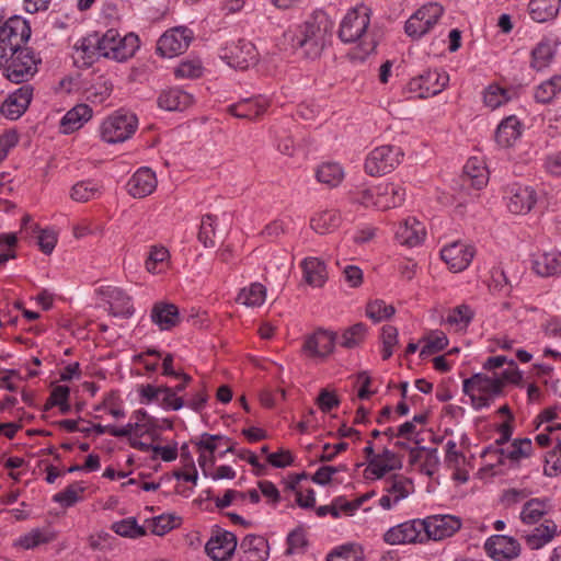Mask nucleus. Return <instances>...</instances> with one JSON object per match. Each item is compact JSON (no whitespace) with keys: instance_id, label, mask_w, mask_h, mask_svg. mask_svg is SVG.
Masks as SVG:
<instances>
[{"instance_id":"obj_1","label":"nucleus","mask_w":561,"mask_h":561,"mask_svg":"<svg viewBox=\"0 0 561 561\" xmlns=\"http://www.w3.org/2000/svg\"><path fill=\"white\" fill-rule=\"evenodd\" d=\"M79 48L88 58L98 56L124 61L133 57L139 48V38L134 33L122 37L116 30L112 28L103 35L98 33L88 35L81 41Z\"/></svg>"},{"instance_id":"obj_2","label":"nucleus","mask_w":561,"mask_h":561,"mask_svg":"<svg viewBox=\"0 0 561 561\" xmlns=\"http://www.w3.org/2000/svg\"><path fill=\"white\" fill-rule=\"evenodd\" d=\"M331 23L324 14H318L297 27L291 36V47L300 49L307 58L319 57L330 37Z\"/></svg>"},{"instance_id":"obj_3","label":"nucleus","mask_w":561,"mask_h":561,"mask_svg":"<svg viewBox=\"0 0 561 561\" xmlns=\"http://www.w3.org/2000/svg\"><path fill=\"white\" fill-rule=\"evenodd\" d=\"M370 24V9L364 4L350 10L341 22L339 36L345 43L358 42L363 55H369L377 46L367 32Z\"/></svg>"},{"instance_id":"obj_4","label":"nucleus","mask_w":561,"mask_h":561,"mask_svg":"<svg viewBox=\"0 0 561 561\" xmlns=\"http://www.w3.org/2000/svg\"><path fill=\"white\" fill-rule=\"evenodd\" d=\"M4 59L3 75L13 83L26 82L37 72L39 60L30 48L13 50Z\"/></svg>"},{"instance_id":"obj_5","label":"nucleus","mask_w":561,"mask_h":561,"mask_svg":"<svg viewBox=\"0 0 561 561\" xmlns=\"http://www.w3.org/2000/svg\"><path fill=\"white\" fill-rule=\"evenodd\" d=\"M31 37V27L24 19L13 16L0 27V58H7L9 53L24 49L23 45Z\"/></svg>"},{"instance_id":"obj_6","label":"nucleus","mask_w":561,"mask_h":561,"mask_svg":"<svg viewBox=\"0 0 561 561\" xmlns=\"http://www.w3.org/2000/svg\"><path fill=\"white\" fill-rule=\"evenodd\" d=\"M138 119L133 113L115 112L101 126L102 139L108 144L128 139L137 129Z\"/></svg>"},{"instance_id":"obj_7","label":"nucleus","mask_w":561,"mask_h":561,"mask_svg":"<svg viewBox=\"0 0 561 561\" xmlns=\"http://www.w3.org/2000/svg\"><path fill=\"white\" fill-rule=\"evenodd\" d=\"M403 151L400 147L383 145L375 148L367 156L365 171L371 176H380L390 173L401 162Z\"/></svg>"},{"instance_id":"obj_8","label":"nucleus","mask_w":561,"mask_h":561,"mask_svg":"<svg viewBox=\"0 0 561 561\" xmlns=\"http://www.w3.org/2000/svg\"><path fill=\"white\" fill-rule=\"evenodd\" d=\"M443 12V7L438 3L424 4L405 22L404 31L407 35L413 39L421 38L433 28Z\"/></svg>"},{"instance_id":"obj_9","label":"nucleus","mask_w":561,"mask_h":561,"mask_svg":"<svg viewBox=\"0 0 561 561\" xmlns=\"http://www.w3.org/2000/svg\"><path fill=\"white\" fill-rule=\"evenodd\" d=\"M383 540L388 545L423 543L426 541L423 519H412L389 528Z\"/></svg>"},{"instance_id":"obj_10","label":"nucleus","mask_w":561,"mask_h":561,"mask_svg":"<svg viewBox=\"0 0 561 561\" xmlns=\"http://www.w3.org/2000/svg\"><path fill=\"white\" fill-rule=\"evenodd\" d=\"M220 57L225 59L230 67L245 70L256 64L257 51L251 42L239 39L226 46L221 50Z\"/></svg>"},{"instance_id":"obj_11","label":"nucleus","mask_w":561,"mask_h":561,"mask_svg":"<svg viewBox=\"0 0 561 561\" xmlns=\"http://www.w3.org/2000/svg\"><path fill=\"white\" fill-rule=\"evenodd\" d=\"M504 198L512 214L525 215L537 203V192L533 186L514 183L507 186Z\"/></svg>"},{"instance_id":"obj_12","label":"nucleus","mask_w":561,"mask_h":561,"mask_svg":"<svg viewBox=\"0 0 561 561\" xmlns=\"http://www.w3.org/2000/svg\"><path fill=\"white\" fill-rule=\"evenodd\" d=\"M449 76L444 71L428 70L409 82V90L417 92L419 98L434 96L448 84Z\"/></svg>"},{"instance_id":"obj_13","label":"nucleus","mask_w":561,"mask_h":561,"mask_svg":"<svg viewBox=\"0 0 561 561\" xmlns=\"http://www.w3.org/2000/svg\"><path fill=\"white\" fill-rule=\"evenodd\" d=\"M533 454V443L529 438L514 439L511 444L503 447H489L483 451V456L495 457L501 465L510 460L518 465L523 459L529 458Z\"/></svg>"},{"instance_id":"obj_14","label":"nucleus","mask_w":561,"mask_h":561,"mask_svg":"<svg viewBox=\"0 0 561 561\" xmlns=\"http://www.w3.org/2000/svg\"><path fill=\"white\" fill-rule=\"evenodd\" d=\"M192 39V32L185 27H176L165 32L158 41L157 51L167 58L184 53Z\"/></svg>"},{"instance_id":"obj_15","label":"nucleus","mask_w":561,"mask_h":561,"mask_svg":"<svg viewBox=\"0 0 561 561\" xmlns=\"http://www.w3.org/2000/svg\"><path fill=\"white\" fill-rule=\"evenodd\" d=\"M427 540H442L453 536L461 527L459 518L453 515H434L423 519Z\"/></svg>"},{"instance_id":"obj_16","label":"nucleus","mask_w":561,"mask_h":561,"mask_svg":"<svg viewBox=\"0 0 561 561\" xmlns=\"http://www.w3.org/2000/svg\"><path fill=\"white\" fill-rule=\"evenodd\" d=\"M237 548V537L230 531L217 530L207 541L205 550L215 561H226Z\"/></svg>"},{"instance_id":"obj_17","label":"nucleus","mask_w":561,"mask_h":561,"mask_svg":"<svg viewBox=\"0 0 561 561\" xmlns=\"http://www.w3.org/2000/svg\"><path fill=\"white\" fill-rule=\"evenodd\" d=\"M484 548L486 553L496 561L512 560L519 554V543L512 537L495 535L490 537Z\"/></svg>"},{"instance_id":"obj_18","label":"nucleus","mask_w":561,"mask_h":561,"mask_svg":"<svg viewBox=\"0 0 561 561\" xmlns=\"http://www.w3.org/2000/svg\"><path fill=\"white\" fill-rule=\"evenodd\" d=\"M473 255V249L459 241L444 247L440 251L442 260L454 272H460L465 270L470 264Z\"/></svg>"},{"instance_id":"obj_19","label":"nucleus","mask_w":561,"mask_h":561,"mask_svg":"<svg viewBox=\"0 0 561 561\" xmlns=\"http://www.w3.org/2000/svg\"><path fill=\"white\" fill-rule=\"evenodd\" d=\"M335 343V333L317 330L313 334L306 337L302 351L310 357L324 358L333 352Z\"/></svg>"},{"instance_id":"obj_20","label":"nucleus","mask_w":561,"mask_h":561,"mask_svg":"<svg viewBox=\"0 0 561 561\" xmlns=\"http://www.w3.org/2000/svg\"><path fill=\"white\" fill-rule=\"evenodd\" d=\"M33 95V88L24 84L10 94L2 103L0 112L10 119H18L28 107Z\"/></svg>"},{"instance_id":"obj_21","label":"nucleus","mask_w":561,"mask_h":561,"mask_svg":"<svg viewBox=\"0 0 561 561\" xmlns=\"http://www.w3.org/2000/svg\"><path fill=\"white\" fill-rule=\"evenodd\" d=\"M462 390L465 393L477 391L489 394V397H497L503 391V379L497 378L496 374L493 376L476 374L463 380Z\"/></svg>"},{"instance_id":"obj_22","label":"nucleus","mask_w":561,"mask_h":561,"mask_svg":"<svg viewBox=\"0 0 561 561\" xmlns=\"http://www.w3.org/2000/svg\"><path fill=\"white\" fill-rule=\"evenodd\" d=\"M157 187V178L149 168H140L127 182V191L135 198L150 195Z\"/></svg>"},{"instance_id":"obj_23","label":"nucleus","mask_w":561,"mask_h":561,"mask_svg":"<svg viewBox=\"0 0 561 561\" xmlns=\"http://www.w3.org/2000/svg\"><path fill=\"white\" fill-rule=\"evenodd\" d=\"M405 199V188L400 184L386 183L377 186L376 208L387 210L399 207Z\"/></svg>"},{"instance_id":"obj_24","label":"nucleus","mask_w":561,"mask_h":561,"mask_svg":"<svg viewBox=\"0 0 561 561\" xmlns=\"http://www.w3.org/2000/svg\"><path fill=\"white\" fill-rule=\"evenodd\" d=\"M241 561H265L268 558L270 547L262 536L248 535L241 541Z\"/></svg>"},{"instance_id":"obj_25","label":"nucleus","mask_w":561,"mask_h":561,"mask_svg":"<svg viewBox=\"0 0 561 561\" xmlns=\"http://www.w3.org/2000/svg\"><path fill=\"white\" fill-rule=\"evenodd\" d=\"M425 227L416 218L411 217L401 222L396 231L397 240L409 247L419 245L425 238Z\"/></svg>"},{"instance_id":"obj_26","label":"nucleus","mask_w":561,"mask_h":561,"mask_svg":"<svg viewBox=\"0 0 561 561\" xmlns=\"http://www.w3.org/2000/svg\"><path fill=\"white\" fill-rule=\"evenodd\" d=\"M106 302L110 306V312L115 317H129L133 314V305L129 296L118 287H106L102 290Z\"/></svg>"},{"instance_id":"obj_27","label":"nucleus","mask_w":561,"mask_h":561,"mask_svg":"<svg viewBox=\"0 0 561 561\" xmlns=\"http://www.w3.org/2000/svg\"><path fill=\"white\" fill-rule=\"evenodd\" d=\"M462 181L476 190L484 187L489 181L485 163L479 158H470L463 167Z\"/></svg>"},{"instance_id":"obj_28","label":"nucleus","mask_w":561,"mask_h":561,"mask_svg":"<svg viewBox=\"0 0 561 561\" xmlns=\"http://www.w3.org/2000/svg\"><path fill=\"white\" fill-rule=\"evenodd\" d=\"M304 279L309 286L320 288L328 280L327 265L318 257H306L301 262Z\"/></svg>"},{"instance_id":"obj_29","label":"nucleus","mask_w":561,"mask_h":561,"mask_svg":"<svg viewBox=\"0 0 561 561\" xmlns=\"http://www.w3.org/2000/svg\"><path fill=\"white\" fill-rule=\"evenodd\" d=\"M522 135V124L514 115L504 118L496 128L495 141L504 148L513 146Z\"/></svg>"},{"instance_id":"obj_30","label":"nucleus","mask_w":561,"mask_h":561,"mask_svg":"<svg viewBox=\"0 0 561 561\" xmlns=\"http://www.w3.org/2000/svg\"><path fill=\"white\" fill-rule=\"evenodd\" d=\"M533 270L542 277L561 274V253L551 251L536 255L533 260Z\"/></svg>"},{"instance_id":"obj_31","label":"nucleus","mask_w":561,"mask_h":561,"mask_svg":"<svg viewBox=\"0 0 561 561\" xmlns=\"http://www.w3.org/2000/svg\"><path fill=\"white\" fill-rule=\"evenodd\" d=\"M192 103L193 96L178 88L165 90L158 98V105L167 111H184Z\"/></svg>"},{"instance_id":"obj_32","label":"nucleus","mask_w":561,"mask_h":561,"mask_svg":"<svg viewBox=\"0 0 561 561\" xmlns=\"http://www.w3.org/2000/svg\"><path fill=\"white\" fill-rule=\"evenodd\" d=\"M151 319L161 330H170L179 324V309L173 304L158 302L151 310Z\"/></svg>"},{"instance_id":"obj_33","label":"nucleus","mask_w":561,"mask_h":561,"mask_svg":"<svg viewBox=\"0 0 561 561\" xmlns=\"http://www.w3.org/2000/svg\"><path fill=\"white\" fill-rule=\"evenodd\" d=\"M268 102L265 99L244 100L228 107V112L238 118L255 119L267 108Z\"/></svg>"},{"instance_id":"obj_34","label":"nucleus","mask_w":561,"mask_h":561,"mask_svg":"<svg viewBox=\"0 0 561 561\" xmlns=\"http://www.w3.org/2000/svg\"><path fill=\"white\" fill-rule=\"evenodd\" d=\"M400 468V459L389 449H383L382 453L374 456L369 460V469L377 479L382 478L389 471Z\"/></svg>"},{"instance_id":"obj_35","label":"nucleus","mask_w":561,"mask_h":561,"mask_svg":"<svg viewBox=\"0 0 561 561\" xmlns=\"http://www.w3.org/2000/svg\"><path fill=\"white\" fill-rule=\"evenodd\" d=\"M92 117V110L87 104H78L66 113L61 119L62 133L69 134L83 126Z\"/></svg>"},{"instance_id":"obj_36","label":"nucleus","mask_w":561,"mask_h":561,"mask_svg":"<svg viewBox=\"0 0 561 561\" xmlns=\"http://www.w3.org/2000/svg\"><path fill=\"white\" fill-rule=\"evenodd\" d=\"M561 0H530L528 12L530 18L538 23L554 19L559 12Z\"/></svg>"},{"instance_id":"obj_37","label":"nucleus","mask_w":561,"mask_h":561,"mask_svg":"<svg viewBox=\"0 0 561 561\" xmlns=\"http://www.w3.org/2000/svg\"><path fill=\"white\" fill-rule=\"evenodd\" d=\"M557 534V524L551 519H545L543 523L525 536L526 543L533 550L542 548L550 542Z\"/></svg>"},{"instance_id":"obj_38","label":"nucleus","mask_w":561,"mask_h":561,"mask_svg":"<svg viewBox=\"0 0 561 561\" xmlns=\"http://www.w3.org/2000/svg\"><path fill=\"white\" fill-rule=\"evenodd\" d=\"M341 224V215L337 210L325 209L316 213L310 219V227L320 234L334 231Z\"/></svg>"},{"instance_id":"obj_39","label":"nucleus","mask_w":561,"mask_h":561,"mask_svg":"<svg viewBox=\"0 0 561 561\" xmlns=\"http://www.w3.org/2000/svg\"><path fill=\"white\" fill-rule=\"evenodd\" d=\"M556 43L550 38L541 39L531 50L530 66L541 70L550 65L556 54Z\"/></svg>"},{"instance_id":"obj_40","label":"nucleus","mask_w":561,"mask_h":561,"mask_svg":"<svg viewBox=\"0 0 561 561\" xmlns=\"http://www.w3.org/2000/svg\"><path fill=\"white\" fill-rule=\"evenodd\" d=\"M102 194V185L93 180L80 181L70 190V197L78 203H87Z\"/></svg>"},{"instance_id":"obj_41","label":"nucleus","mask_w":561,"mask_h":561,"mask_svg":"<svg viewBox=\"0 0 561 561\" xmlns=\"http://www.w3.org/2000/svg\"><path fill=\"white\" fill-rule=\"evenodd\" d=\"M266 299V288L261 283H252L249 287L242 288L238 296L237 302L247 307H261Z\"/></svg>"},{"instance_id":"obj_42","label":"nucleus","mask_w":561,"mask_h":561,"mask_svg":"<svg viewBox=\"0 0 561 561\" xmlns=\"http://www.w3.org/2000/svg\"><path fill=\"white\" fill-rule=\"evenodd\" d=\"M549 510L548 501L541 499H531L527 501L520 512V519L525 524L538 523Z\"/></svg>"},{"instance_id":"obj_43","label":"nucleus","mask_w":561,"mask_h":561,"mask_svg":"<svg viewBox=\"0 0 561 561\" xmlns=\"http://www.w3.org/2000/svg\"><path fill=\"white\" fill-rule=\"evenodd\" d=\"M561 92V75L551 77L536 87L534 98L538 103L547 104Z\"/></svg>"},{"instance_id":"obj_44","label":"nucleus","mask_w":561,"mask_h":561,"mask_svg":"<svg viewBox=\"0 0 561 561\" xmlns=\"http://www.w3.org/2000/svg\"><path fill=\"white\" fill-rule=\"evenodd\" d=\"M316 175L320 183L335 187L342 182L344 171L339 163L327 162L318 168Z\"/></svg>"},{"instance_id":"obj_45","label":"nucleus","mask_w":561,"mask_h":561,"mask_svg":"<svg viewBox=\"0 0 561 561\" xmlns=\"http://www.w3.org/2000/svg\"><path fill=\"white\" fill-rule=\"evenodd\" d=\"M54 539L55 534L53 531L36 528L20 537L14 542V546L23 549H33L39 545L48 543Z\"/></svg>"},{"instance_id":"obj_46","label":"nucleus","mask_w":561,"mask_h":561,"mask_svg":"<svg viewBox=\"0 0 561 561\" xmlns=\"http://www.w3.org/2000/svg\"><path fill=\"white\" fill-rule=\"evenodd\" d=\"M474 317L472 308L466 304L453 308L447 318L446 323L457 330L466 329Z\"/></svg>"},{"instance_id":"obj_47","label":"nucleus","mask_w":561,"mask_h":561,"mask_svg":"<svg viewBox=\"0 0 561 561\" xmlns=\"http://www.w3.org/2000/svg\"><path fill=\"white\" fill-rule=\"evenodd\" d=\"M169 257L170 253L164 247H151L145 264L146 270L153 274L164 272L168 266Z\"/></svg>"},{"instance_id":"obj_48","label":"nucleus","mask_w":561,"mask_h":561,"mask_svg":"<svg viewBox=\"0 0 561 561\" xmlns=\"http://www.w3.org/2000/svg\"><path fill=\"white\" fill-rule=\"evenodd\" d=\"M386 491L393 497V503H398L408 497L413 491V482L402 476H394L386 488Z\"/></svg>"},{"instance_id":"obj_49","label":"nucleus","mask_w":561,"mask_h":561,"mask_svg":"<svg viewBox=\"0 0 561 561\" xmlns=\"http://www.w3.org/2000/svg\"><path fill=\"white\" fill-rule=\"evenodd\" d=\"M230 442V438L221 435H211L208 433H204L202 435L201 440L196 443L198 451H204L209 454V466H214L215 456L214 453L217 448L222 444H227Z\"/></svg>"},{"instance_id":"obj_50","label":"nucleus","mask_w":561,"mask_h":561,"mask_svg":"<svg viewBox=\"0 0 561 561\" xmlns=\"http://www.w3.org/2000/svg\"><path fill=\"white\" fill-rule=\"evenodd\" d=\"M131 434H135L136 437L149 435L152 440H156L159 436L158 433L150 430V424L146 425L138 422H130L121 428L117 427V430H113V436L115 437L130 438Z\"/></svg>"},{"instance_id":"obj_51","label":"nucleus","mask_w":561,"mask_h":561,"mask_svg":"<svg viewBox=\"0 0 561 561\" xmlns=\"http://www.w3.org/2000/svg\"><path fill=\"white\" fill-rule=\"evenodd\" d=\"M113 531L122 537L138 538L146 535V529L139 526L135 518H126L112 525Z\"/></svg>"},{"instance_id":"obj_52","label":"nucleus","mask_w":561,"mask_h":561,"mask_svg":"<svg viewBox=\"0 0 561 561\" xmlns=\"http://www.w3.org/2000/svg\"><path fill=\"white\" fill-rule=\"evenodd\" d=\"M394 307L387 305L383 300H374L367 305L366 314L375 322L389 319L394 314Z\"/></svg>"},{"instance_id":"obj_53","label":"nucleus","mask_w":561,"mask_h":561,"mask_svg":"<svg viewBox=\"0 0 561 561\" xmlns=\"http://www.w3.org/2000/svg\"><path fill=\"white\" fill-rule=\"evenodd\" d=\"M84 491V486L76 482L67 486L64 491L56 493L53 497L54 502L61 504L65 507H70L76 504L80 494Z\"/></svg>"},{"instance_id":"obj_54","label":"nucleus","mask_w":561,"mask_h":561,"mask_svg":"<svg viewBox=\"0 0 561 561\" xmlns=\"http://www.w3.org/2000/svg\"><path fill=\"white\" fill-rule=\"evenodd\" d=\"M366 334V325L356 323L348 328L342 335L341 345L346 348H353L359 345Z\"/></svg>"},{"instance_id":"obj_55","label":"nucleus","mask_w":561,"mask_h":561,"mask_svg":"<svg viewBox=\"0 0 561 561\" xmlns=\"http://www.w3.org/2000/svg\"><path fill=\"white\" fill-rule=\"evenodd\" d=\"M425 341L426 344L420 352L422 357L443 351L448 345V339L443 332H434Z\"/></svg>"},{"instance_id":"obj_56","label":"nucleus","mask_w":561,"mask_h":561,"mask_svg":"<svg viewBox=\"0 0 561 561\" xmlns=\"http://www.w3.org/2000/svg\"><path fill=\"white\" fill-rule=\"evenodd\" d=\"M508 92L499 87L490 85L484 92V103L491 108H496L508 101Z\"/></svg>"},{"instance_id":"obj_57","label":"nucleus","mask_w":561,"mask_h":561,"mask_svg":"<svg viewBox=\"0 0 561 561\" xmlns=\"http://www.w3.org/2000/svg\"><path fill=\"white\" fill-rule=\"evenodd\" d=\"M381 341H382V358L388 359L391 357L393 353V347L398 343V330L392 325L382 327L381 332Z\"/></svg>"},{"instance_id":"obj_58","label":"nucleus","mask_w":561,"mask_h":561,"mask_svg":"<svg viewBox=\"0 0 561 561\" xmlns=\"http://www.w3.org/2000/svg\"><path fill=\"white\" fill-rule=\"evenodd\" d=\"M178 518L172 515H160L152 519L151 533L163 536L176 526Z\"/></svg>"},{"instance_id":"obj_59","label":"nucleus","mask_w":561,"mask_h":561,"mask_svg":"<svg viewBox=\"0 0 561 561\" xmlns=\"http://www.w3.org/2000/svg\"><path fill=\"white\" fill-rule=\"evenodd\" d=\"M161 407L168 410L178 411L184 405L182 398L175 394V391L167 386H161Z\"/></svg>"},{"instance_id":"obj_60","label":"nucleus","mask_w":561,"mask_h":561,"mask_svg":"<svg viewBox=\"0 0 561 561\" xmlns=\"http://www.w3.org/2000/svg\"><path fill=\"white\" fill-rule=\"evenodd\" d=\"M215 217L213 215H205L202 218V224L198 231V240L205 245V247H213L214 241L211 239V236L215 232Z\"/></svg>"},{"instance_id":"obj_61","label":"nucleus","mask_w":561,"mask_h":561,"mask_svg":"<svg viewBox=\"0 0 561 561\" xmlns=\"http://www.w3.org/2000/svg\"><path fill=\"white\" fill-rule=\"evenodd\" d=\"M287 554L302 552L307 546V539L302 529L297 528L287 536Z\"/></svg>"},{"instance_id":"obj_62","label":"nucleus","mask_w":561,"mask_h":561,"mask_svg":"<svg viewBox=\"0 0 561 561\" xmlns=\"http://www.w3.org/2000/svg\"><path fill=\"white\" fill-rule=\"evenodd\" d=\"M18 238L14 233H0V248L7 247V250L0 252V265L5 264L9 260L15 257L12 248L16 244Z\"/></svg>"},{"instance_id":"obj_63","label":"nucleus","mask_w":561,"mask_h":561,"mask_svg":"<svg viewBox=\"0 0 561 561\" xmlns=\"http://www.w3.org/2000/svg\"><path fill=\"white\" fill-rule=\"evenodd\" d=\"M57 243V234L49 229L39 230V234L37 237V244L41 251L45 254H50Z\"/></svg>"},{"instance_id":"obj_64","label":"nucleus","mask_w":561,"mask_h":561,"mask_svg":"<svg viewBox=\"0 0 561 561\" xmlns=\"http://www.w3.org/2000/svg\"><path fill=\"white\" fill-rule=\"evenodd\" d=\"M178 78H197L202 73V67L196 61H183L175 69Z\"/></svg>"}]
</instances>
